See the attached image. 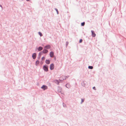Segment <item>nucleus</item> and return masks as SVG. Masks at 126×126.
Listing matches in <instances>:
<instances>
[{
  "mask_svg": "<svg viewBox=\"0 0 126 126\" xmlns=\"http://www.w3.org/2000/svg\"><path fill=\"white\" fill-rule=\"evenodd\" d=\"M43 69L45 72H47L48 71V66L46 64L43 66Z\"/></svg>",
  "mask_w": 126,
  "mask_h": 126,
  "instance_id": "f257e3e1",
  "label": "nucleus"
},
{
  "mask_svg": "<svg viewBox=\"0 0 126 126\" xmlns=\"http://www.w3.org/2000/svg\"><path fill=\"white\" fill-rule=\"evenodd\" d=\"M41 88L43 89L44 90H45L47 89V87L46 85H43L41 87Z\"/></svg>",
  "mask_w": 126,
  "mask_h": 126,
  "instance_id": "f03ea898",
  "label": "nucleus"
},
{
  "mask_svg": "<svg viewBox=\"0 0 126 126\" xmlns=\"http://www.w3.org/2000/svg\"><path fill=\"white\" fill-rule=\"evenodd\" d=\"M54 68V64L52 63L50 64V70H52Z\"/></svg>",
  "mask_w": 126,
  "mask_h": 126,
  "instance_id": "7ed1b4c3",
  "label": "nucleus"
},
{
  "mask_svg": "<svg viewBox=\"0 0 126 126\" xmlns=\"http://www.w3.org/2000/svg\"><path fill=\"white\" fill-rule=\"evenodd\" d=\"M41 52L42 53H43L44 54H46L48 52V50L47 49L45 48L43 49V51H41Z\"/></svg>",
  "mask_w": 126,
  "mask_h": 126,
  "instance_id": "20e7f679",
  "label": "nucleus"
},
{
  "mask_svg": "<svg viewBox=\"0 0 126 126\" xmlns=\"http://www.w3.org/2000/svg\"><path fill=\"white\" fill-rule=\"evenodd\" d=\"M36 53H34L33 54L32 57L33 59H35L36 57Z\"/></svg>",
  "mask_w": 126,
  "mask_h": 126,
  "instance_id": "39448f33",
  "label": "nucleus"
},
{
  "mask_svg": "<svg viewBox=\"0 0 126 126\" xmlns=\"http://www.w3.org/2000/svg\"><path fill=\"white\" fill-rule=\"evenodd\" d=\"M91 32H92V37H95L96 36V34L94 32V31L92 30L91 31Z\"/></svg>",
  "mask_w": 126,
  "mask_h": 126,
  "instance_id": "423d86ee",
  "label": "nucleus"
},
{
  "mask_svg": "<svg viewBox=\"0 0 126 126\" xmlns=\"http://www.w3.org/2000/svg\"><path fill=\"white\" fill-rule=\"evenodd\" d=\"M50 47H51L50 45H47L45 46L44 48L46 49H49L50 48Z\"/></svg>",
  "mask_w": 126,
  "mask_h": 126,
  "instance_id": "0eeeda50",
  "label": "nucleus"
},
{
  "mask_svg": "<svg viewBox=\"0 0 126 126\" xmlns=\"http://www.w3.org/2000/svg\"><path fill=\"white\" fill-rule=\"evenodd\" d=\"M43 49V47H42L40 46L38 48L37 50L38 51L42 50Z\"/></svg>",
  "mask_w": 126,
  "mask_h": 126,
  "instance_id": "6e6552de",
  "label": "nucleus"
},
{
  "mask_svg": "<svg viewBox=\"0 0 126 126\" xmlns=\"http://www.w3.org/2000/svg\"><path fill=\"white\" fill-rule=\"evenodd\" d=\"M54 82L56 83V84H57L58 85H59V83L60 82V81H59L57 79H55L54 80Z\"/></svg>",
  "mask_w": 126,
  "mask_h": 126,
  "instance_id": "1a4fd4ad",
  "label": "nucleus"
},
{
  "mask_svg": "<svg viewBox=\"0 0 126 126\" xmlns=\"http://www.w3.org/2000/svg\"><path fill=\"white\" fill-rule=\"evenodd\" d=\"M54 52L53 51H51L50 53V56L51 57H52L54 55Z\"/></svg>",
  "mask_w": 126,
  "mask_h": 126,
  "instance_id": "9d476101",
  "label": "nucleus"
},
{
  "mask_svg": "<svg viewBox=\"0 0 126 126\" xmlns=\"http://www.w3.org/2000/svg\"><path fill=\"white\" fill-rule=\"evenodd\" d=\"M45 63L47 64H49L50 63V61L49 60L46 59L45 61Z\"/></svg>",
  "mask_w": 126,
  "mask_h": 126,
  "instance_id": "9b49d317",
  "label": "nucleus"
},
{
  "mask_svg": "<svg viewBox=\"0 0 126 126\" xmlns=\"http://www.w3.org/2000/svg\"><path fill=\"white\" fill-rule=\"evenodd\" d=\"M65 86L67 88H69L70 87V85L69 83H68Z\"/></svg>",
  "mask_w": 126,
  "mask_h": 126,
  "instance_id": "f8f14e48",
  "label": "nucleus"
},
{
  "mask_svg": "<svg viewBox=\"0 0 126 126\" xmlns=\"http://www.w3.org/2000/svg\"><path fill=\"white\" fill-rule=\"evenodd\" d=\"M69 77V76H63L62 77V78H63V80H65L66 79L68 78Z\"/></svg>",
  "mask_w": 126,
  "mask_h": 126,
  "instance_id": "ddd939ff",
  "label": "nucleus"
},
{
  "mask_svg": "<svg viewBox=\"0 0 126 126\" xmlns=\"http://www.w3.org/2000/svg\"><path fill=\"white\" fill-rule=\"evenodd\" d=\"M39 61L38 60H37L35 62V65L36 66H37L39 64Z\"/></svg>",
  "mask_w": 126,
  "mask_h": 126,
  "instance_id": "4468645a",
  "label": "nucleus"
},
{
  "mask_svg": "<svg viewBox=\"0 0 126 126\" xmlns=\"http://www.w3.org/2000/svg\"><path fill=\"white\" fill-rule=\"evenodd\" d=\"M58 92L59 93H61L62 91V88L60 87H58Z\"/></svg>",
  "mask_w": 126,
  "mask_h": 126,
  "instance_id": "2eb2a0df",
  "label": "nucleus"
},
{
  "mask_svg": "<svg viewBox=\"0 0 126 126\" xmlns=\"http://www.w3.org/2000/svg\"><path fill=\"white\" fill-rule=\"evenodd\" d=\"M42 53L41 52H40L39 53L38 56L39 57V58H40L41 57V55H42Z\"/></svg>",
  "mask_w": 126,
  "mask_h": 126,
  "instance_id": "dca6fc26",
  "label": "nucleus"
},
{
  "mask_svg": "<svg viewBox=\"0 0 126 126\" xmlns=\"http://www.w3.org/2000/svg\"><path fill=\"white\" fill-rule=\"evenodd\" d=\"M88 68L89 69H92L93 68V67L92 66H89L88 67Z\"/></svg>",
  "mask_w": 126,
  "mask_h": 126,
  "instance_id": "f3484780",
  "label": "nucleus"
},
{
  "mask_svg": "<svg viewBox=\"0 0 126 126\" xmlns=\"http://www.w3.org/2000/svg\"><path fill=\"white\" fill-rule=\"evenodd\" d=\"M85 24V22H82L81 23V26H84Z\"/></svg>",
  "mask_w": 126,
  "mask_h": 126,
  "instance_id": "a211bd4d",
  "label": "nucleus"
},
{
  "mask_svg": "<svg viewBox=\"0 0 126 126\" xmlns=\"http://www.w3.org/2000/svg\"><path fill=\"white\" fill-rule=\"evenodd\" d=\"M38 33L40 36H43L41 32H39Z\"/></svg>",
  "mask_w": 126,
  "mask_h": 126,
  "instance_id": "6ab92c4d",
  "label": "nucleus"
},
{
  "mask_svg": "<svg viewBox=\"0 0 126 126\" xmlns=\"http://www.w3.org/2000/svg\"><path fill=\"white\" fill-rule=\"evenodd\" d=\"M81 84L82 86H85V83L84 81H83V82H82L81 83Z\"/></svg>",
  "mask_w": 126,
  "mask_h": 126,
  "instance_id": "aec40b11",
  "label": "nucleus"
},
{
  "mask_svg": "<svg viewBox=\"0 0 126 126\" xmlns=\"http://www.w3.org/2000/svg\"><path fill=\"white\" fill-rule=\"evenodd\" d=\"M84 101V99H81V102L80 103L81 104H82Z\"/></svg>",
  "mask_w": 126,
  "mask_h": 126,
  "instance_id": "412c9836",
  "label": "nucleus"
},
{
  "mask_svg": "<svg viewBox=\"0 0 126 126\" xmlns=\"http://www.w3.org/2000/svg\"><path fill=\"white\" fill-rule=\"evenodd\" d=\"M55 10L56 11V12H57V14H59V12H58V11L57 9L55 8Z\"/></svg>",
  "mask_w": 126,
  "mask_h": 126,
  "instance_id": "4be33fe9",
  "label": "nucleus"
},
{
  "mask_svg": "<svg viewBox=\"0 0 126 126\" xmlns=\"http://www.w3.org/2000/svg\"><path fill=\"white\" fill-rule=\"evenodd\" d=\"M82 41V39H80L79 41V43H81Z\"/></svg>",
  "mask_w": 126,
  "mask_h": 126,
  "instance_id": "5701e85b",
  "label": "nucleus"
},
{
  "mask_svg": "<svg viewBox=\"0 0 126 126\" xmlns=\"http://www.w3.org/2000/svg\"><path fill=\"white\" fill-rule=\"evenodd\" d=\"M63 106L64 107H66V105H65V104H64V103H63Z\"/></svg>",
  "mask_w": 126,
  "mask_h": 126,
  "instance_id": "b1692460",
  "label": "nucleus"
},
{
  "mask_svg": "<svg viewBox=\"0 0 126 126\" xmlns=\"http://www.w3.org/2000/svg\"><path fill=\"white\" fill-rule=\"evenodd\" d=\"M45 58L44 57H42L41 59L42 60H43L45 59Z\"/></svg>",
  "mask_w": 126,
  "mask_h": 126,
  "instance_id": "393cba45",
  "label": "nucleus"
},
{
  "mask_svg": "<svg viewBox=\"0 0 126 126\" xmlns=\"http://www.w3.org/2000/svg\"><path fill=\"white\" fill-rule=\"evenodd\" d=\"M68 42H66V46H67L68 44Z\"/></svg>",
  "mask_w": 126,
  "mask_h": 126,
  "instance_id": "a878e982",
  "label": "nucleus"
},
{
  "mask_svg": "<svg viewBox=\"0 0 126 126\" xmlns=\"http://www.w3.org/2000/svg\"><path fill=\"white\" fill-rule=\"evenodd\" d=\"M93 89L94 90H96L95 87L94 86L93 87Z\"/></svg>",
  "mask_w": 126,
  "mask_h": 126,
  "instance_id": "bb28decb",
  "label": "nucleus"
},
{
  "mask_svg": "<svg viewBox=\"0 0 126 126\" xmlns=\"http://www.w3.org/2000/svg\"><path fill=\"white\" fill-rule=\"evenodd\" d=\"M54 59L55 60H56V57H55V58H54Z\"/></svg>",
  "mask_w": 126,
  "mask_h": 126,
  "instance_id": "cd10ccee",
  "label": "nucleus"
},
{
  "mask_svg": "<svg viewBox=\"0 0 126 126\" xmlns=\"http://www.w3.org/2000/svg\"><path fill=\"white\" fill-rule=\"evenodd\" d=\"M0 6L2 8V5H0Z\"/></svg>",
  "mask_w": 126,
  "mask_h": 126,
  "instance_id": "c85d7f7f",
  "label": "nucleus"
},
{
  "mask_svg": "<svg viewBox=\"0 0 126 126\" xmlns=\"http://www.w3.org/2000/svg\"><path fill=\"white\" fill-rule=\"evenodd\" d=\"M27 1H29L30 0H26Z\"/></svg>",
  "mask_w": 126,
  "mask_h": 126,
  "instance_id": "c756f323",
  "label": "nucleus"
},
{
  "mask_svg": "<svg viewBox=\"0 0 126 126\" xmlns=\"http://www.w3.org/2000/svg\"><path fill=\"white\" fill-rule=\"evenodd\" d=\"M1 100H0V101Z\"/></svg>",
  "mask_w": 126,
  "mask_h": 126,
  "instance_id": "7c9ffc66",
  "label": "nucleus"
}]
</instances>
